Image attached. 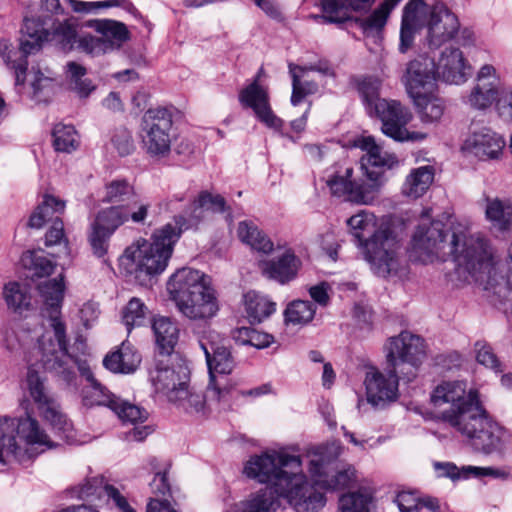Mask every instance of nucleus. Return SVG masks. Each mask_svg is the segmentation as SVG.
<instances>
[{
	"instance_id": "3",
	"label": "nucleus",
	"mask_w": 512,
	"mask_h": 512,
	"mask_svg": "<svg viewBox=\"0 0 512 512\" xmlns=\"http://www.w3.org/2000/svg\"><path fill=\"white\" fill-rule=\"evenodd\" d=\"M302 459L288 448L269 449L251 456L244 465V475L261 484H268L285 498L296 512H318L325 504L324 495L309 486L301 471Z\"/></svg>"
},
{
	"instance_id": "51",
	"label": "nucleus",
	"mask_w": 512,
	"mask_h": 512,
	"mask_svg": "<svg viewBox=\"0 0 512 512\" xmlns=\"http://www.w3.org/2000/svg\"><path fill=\"white\" fill-rule=\"evenodd\" d=\"M315 312V305L310 301L295 300L284 311L285 322L292 325H305L312 321Z\"/></svg>"
},
{
	"instance_id": "22",
	"label": "nucleus",
	"mask_w": 512,
	"mask_h": 512,
	"mask_svg": "<svg viewBox=\"0 0 512 512\" xmlns=\"http://www.w3.org/2000/svg\"><path fill=\"white\" fill-rule=\"evenodd\" d=\"M472 73V67L459 48H445L436 64L437 78L448 84L465 83Z\"/></svg>"
},
{
	"instance_id": "58",
	"label": "nucleus",
	"mask_w": 512,
	"mask_h": 512,
	"mask_svg": "<svg viewBox=\"0 0 512 512\" xmlns=\"http://www.w3.org/2000/svg\"><path fill=\"white\" fill-rule=\"evenodd\" d=\"M347 0H320L323 15L330 23H344L351 18Z\"/></svg>"
},
{
	"instance_id": "23",
	"label": "nucleus",
	"mask_w": 512,
	"mask_h": 512,
	"mask_svg": "<svg viewBox=\"0 0 512 512\" xmlns=\"http://www.w3.org/2000/svg\"><path fill=\"white\" fill-rule=\"evenodd\" d=\"M460 23L457 16L444 4L432 18L427 26V41L431 48H439L454 38L459 31Z\"/></svg>"
},
{
	"instance_id": "62",
	"label": "nucleus",
	"mask_w": 512,
	"mask_h": 512,
	"mask_svg": "<svg viewBox=\"0 0 512 512\" xmlns=\"http://www.w3.org/2000/svg\"><path fill=\"white\" fill-rule=\"evenodd\" d=\"M111 142L121 156L129 155L135 149L132 134L124 127L117 128L114 131Z\"/></svg>"
},
{
	"instance_id": "41",
	"label": "nucleus",
	"mask_w": 512,
	"mask_h": 512,
	"mask_svg": "<svg viewBox=\"0 0 512 512\" xmlns=\"http://www.w3.org/2000/svg\"><path fill=\"white\" fill-rule=\"evenodd\" d=\"M245 310L251 322H261L276 310V304L265 295L249 291L244 295Z\"/></svg>"
},
{
	"instance_id": "19",
	"label": "nucleus",
	"mask_w": 512,
	"mask_h": 512,
	"mask_svg": "<svg viewBox=\"0 0 512 512\" xmlns=\"http://www.w3.org/2000/svg\"><path fill=\"white\" fill-rule=\"evenodd\" d=\"M402 82L409 96L436 91L437 74L434 59L419 55L407 64Z\"/></svg>"
},
{
	"instance_id": "37",
	"label": "nucleus",
	"mask_w": 512,
	"mask_h": 512,
	"mask_svg": "<svg viewBox=\"0 0 512 512\" xmlns=\"http://www.w3.org/2000/svg\"><path fill=\"white\" fill-rule=\"evenodd\" d=\"M483 242L485 243L489 253H490V266L487 269H483L479 272H477L476 275H471L476 281H484V275H487L486 278V284L488 288L494 289V292L496 294L501 295L502 289L501 286L505 287H512V244L510 245L508 249V259H507V265H508V272L505 277L498 276L496 272V268L493 264V258H492V251L488 243L483 239Z\"/></svg>"
},
{
	"instance_id": "47",
	"label": "nucleus",
	"mask_w": 512,
	"mask_h": 512,
	"mask_svg": "<svg viewBox=\"0 0 512 512\" xmlns=\"http://www.w3.org/2000/svg\"><path fill=\"white\" fill-rule=\"evenodd\" d=\"M127 222V214L124 205H113L101 209L92 225L98 229L113 234L121 225Z\"/></svg>"
},
{
	"instance_id": "31",
	"label": "nucleus",
	"mask_w": 512,
	"mask_h": 512,
	"mask_svg": "<svg viewBox=\"0 0 512 512\" xmlns=\"http://www.w3.org/2000/svg\"><path fill=\"white\" fill-rule=\"evenodd\" d=\"M38 290L49 309V325L52 329V333L54 334L53 324L55 321L60 322L64 327V331L66 332L65 324L59 317L60 306L64 297L65 290L63 276L60 275L58 278L50 279L40 283Z\"/></svg>"
},
{
	"instance_id": "14",
	"label": "nucleus",
	"mask_w": 512,
	"mask_h": 512,
	"mask_svg": "<svg viewBox=\"0 0 512 512\" xmlns=\"http://www.w3.org/2000/svg\"><path fill=\"white\" fill-rule=\"evenodd\" d=\"M150 380L155 391L170 402L178 399L179 393H184V386L189 384L190 370L178 355L163 356L156 359Z\"/></svg>"
},
{
	"instance_id": "6",
	"label": "nucleus",
	"mask_w": 512,
	"mask_h": 512,
	"mask_svg": "<svg viewBox=\"0 0 512 512\" xmlns=\"http://www.w3.org/2000/svg\"><path fill=\"white\" fill-rule=\"evenodd\" d=\"M187 228L186 217L175 216L174 224L168 223L156 230L151 240L139 239L127 247L120 259L121 265L134 274L136 279L162 273L167 267L175 243Z\"/></svg>"
},
{
	"instance_id": "52",
	"label": "nucleus",
	"mask_w": 512,
	"mask_h": 512,
	"mask_svg": "<svg viewBox=\"0 0 512 512\" xmlns=\"http://www.w3.org/2000/svg\"><path fill=\"white\" fill-rule=\"evenodd\" d=\"M497 95L498 87L492 86L491 83L476 82L466 102L474 109L483 110L496 100Z\"/></svg>"
},
{
	"instance_id": "45",
	"label": "nucleus",
	"mask_w": 512,
	"mask_h": 512,
	"mask_svg": "<svg viewBox=\"0 0 512 512\" xmlns=\"http://www.w3.org/2000/svg\"><path fill=\"white\" fill-rule=\"evenodd\" d=\"M3 298L9 309L23 313L31 306V295L27 285L19 282H9L3 288Z\"/></svg>"
},
{
	"instance_id": "11",
	"label": "nucleus",
	"mask_w": 512,
	"mask_h": 512,
	"mask_svg": "<svg viewBox=\"0 0 512 512\" xmlns=\"http://www.w3.org/2000/svg\"><path fill=\"white\" fill-rule=\"evenodd\" d=\"M139 137L143 151L153 159H163L171 152L173 135V108L148 109L142 116Z\"/></svg>"
},
{
	"instance_id": "36",
	"label": "nucleus",
	"mask_w": 512,
	"mask_h": 512,
	"mask_svg": "<svg viewBox=\"0 0 512 512\" xmlns=\"http://www.w3.org/2000/svg\"><path fill=\"white\" fill-rule=\"evenodd\" d=\"M152 328L160 350V357L173 356L172 352L179 337L177 325L167 317H158L154 319Z\"/></svg>"
},
{
	"instance_id": "46",
	"label": "nucleus",
	"mask_w": 512,
	"mask_h": 512,
	"mask_svg": "<svg viewBox=\"0 0 512 512\" xmlns=\"http://www.w3.org/2000/svg\"><path fill=\"white\" fill-rule=\"evenodd\" d=\"M78 38L77 23L73 19L50 23V41L56 42L65 51L72 50Z\"/></svg>"
},
{
	"instance_id": "12",
	"label": "nucleus",
	"mask_w": 512,
	"mask_h": 512,
	"mask_svg": "<svg viewBox=\"0 0 512 512\" xmlns=\"http://www.w3.org/2000/svg\"><path fill=\"white\" fill-rule=\"evenodd\" d=\"M341 451L340 445L331 444L320 446L312 453L309 473L316 486L326 490H337L346 488L355 481L354 468L348 466L337 471L333 468Z\"/></svg>"
},
{
	"instance_id": "24",
	"label": "nucleus",
	"mask_w": 512,
	"mask_h": 512,
	"mask_svg": "<svg viewBox=\"0 0 512 512\" xmlns=\"http://www.w3.org/2000/svg\"><path fill=\"white\" fill-rule=\"evenodd\" d=\"M55 341L52 339L50 331L45 332L41 336L37 331H30L29 329L21 328L18 330H7L4 335V343L7 350L12 353H19L26 351L30 347L37 345L40 354V363L42 364L43 349L42 346H49L50 341L57 344V338L54 336Z\"/></svg>"
},
{
	"instance_id": "55",
	"label": "nucleus",
	"mask_w": 512,
	"mask_h": 512,
	"mask_svg": "<svg viewBox=\"0 0 512 512\" xmlns=\"http://www.w3.org/2000/svg\"><path fill=\"white\" fill-rule=\"evenodd\" d=\"M45 246L46 247H57V257L61 255H69V242L64 232V223L62 219L56 217L52 221V225L45 234Z\"/></svg>"
},
{
	"instance_id": "8",
	"label": "nucleus",
	"mask_w": 512,
	"mask_h": 512,
	"mask_svg": "<svg viewBox=\"0 0 512 512\" xmlns=\"http://www.w3.org/2000/svg\"><path fill=\"white\" fill-rule=\"evenodd\" d=\"M167 291L179 312L194 321H207L219 311L217 293L209 276L199 270L183 267L172 274Z\"/></svg>"
},
{
	"instance_id": "43",
	"label": "nucleus",
	"mask_w": 512,
	"mask_h": 512,
	"mask_svg": "<svg viewBox=\"0 0 512 512\" xmlns=\"http://www.w3.org/2000/svg\"><path fill=\"white\" fill-rule=\"evenodd\" d=\"M374 507L373 493L366 488L343 494L339 498V510L341 512H372Z\"/></svg>"
},
{
	"instance_id": "54",
	"label": "nucleus",
	"mask_w": 512,
	"mask_h": 512,
	"mask_svg": "<svg viewBox=\"0 0 512 512\" xmlns=\"http://www.w3.org/2000/svg\"><path fill=\"white\" fill-rule=\"evenodd\" d=\"M148 308L139 298H132L122 312V321L130 332L135 326H142L146 322Z\"/></svg>"
},
{
	"instance_id": "56",
	"label": "nucleus",
	"mask_w": 512,
	"mask_h": 512,
	"mask_svg": "<svg viewBox=\"0 0 512 512\" xmlns=\"http://www.w3.org/2000/svg\"><path fill=\"white\" fill-rule=\"evenodd\" d=\"M18 53H20L18 51ZM17 54V51L14 50L12 44L7 40L0 41V55L3 57L4 61L10 65L12 69L15 70V82L16 85H22L25 81V73L27 70V57H23L21 54L18 60L14 59V55Z\"/></svg>"
},
{
	"instance_id": "64",
	"label": "nucleus",
	"mask_w": 512,
	"mask_h": 512,
	"mask_svg": "<svg viewBox=\"0 0 512 512\" xmlns=\"http://www.w3.org/2000/svg\"><path fill=\"white\" fill-rule=\"evenodd\" d=\"M124 206L127 214V221L131 220L134 223H144L150 209L149 202L139 199V196L137 195V198Z\"/></svg>"
},
{
	"instance_id": "20",
	"label": "nucleus",
	"mask_w": 512,
	"mask_h": 512,
	"mask_svg": "<svg viewBox=\"0 0 512 512\" xmlns=\"http://www.w3.org/2000/svg\"><path fill=\"white\" fill-rule=\"evenodd\" d=\"M504 138L488 127L473 129L462 144V151L479 160L498 159L505 147Z\"/></svg>"
},
{
	"instance_id": "26",
	"label": "nucleus",
	"mask_w": 512,
	"mask_h": 512,
	"mask_svg": "<svg viewBox=\"0 0 512 512\" xmlns=\"http://www.w3.org/2000/svg\"><path fill=\"white\" fill-rule=\"evenodd\" d=\"M51 19L26 17L21 28V42L19 47L23 57L40 50L45 41H49Z\"/></svg>"
},
{
	"instance_id": "21",
	"label": "nucleus",
	"mask_w": 512,
	"mask_h": 512,
	"mask_svg": "<svg viewBox=\"0 0 512 512\" xmlns=\"http://www.w3.org/2000/svg\"><path fill=\"white\" fill-rule=\"evenodd\" d=\"M239 101L244 107L251 108L267 127L276 130L281 128L282 120L273 113L268 91L258 83V79L240 91Z\"/></svg>"
},
{
	"instance_id": "25",
	"label": "nucleus",
	"mask_w": 512,
	"mask_h": 512,
	"mask_svg": "<svg viewBox=\"0 0 512 512\" xmlns=\"http://www.w3.org/2000/svg\"><path fill=\"white\" fill-rule=\"evenodd\" d=\"M102 496H106L108 500L113 501L121 512H136L119 490L112 485L104 483L102 477L87 479L77 488V497L83 500L92 501L94 498Z\"/></svg>"
},
{
	"instance_id": "48",
	"label": "nucleus",
	"mask_w": 512,
	"mask_h": 512,
	"mask_svg": "<svg viewBox=\"0 0 512 512\" xmlns=\"http://www.w3.org/2000/svg\"><path fill=\"white\" fill-rule=\"evenodd\" d=\"M53 145L56 151L71 153L80 145V137L74 126L58 123L52 131Z\"/></svg>"
},
{
	"instance_id": "34",
	"label": "nucleus",
	"mask_w": 512,
	"mask_h": 512,
	"mask_svg": "<svg viewBox=\"0 0 512 512\" xmlns=\"http://www.w3.org/2000/svg\"><path fill=\"white\" fill-rule=\"evenodd\" d=\"M410 97L423 124L433 125L440 122L445 112V103L435 94V91L418 93Z\"/></svg>"
},
{
	"instance_id": "9",
	"label": "nucleus",
	"mask_w": 512,
	"mask_h": 512,
	"mask_svg": "<svg viewBox=\"0 0 512 512\" xmlns=\"http://www.w3.org/2000/svg\"><path fill=\"white\" fill-rule=\"evenodd\" d=\"M52 447L53 442L31 415L0 417V463L8 456L24 461Z\"/></svg>"
},
{
	"instance_id": "61",
	"label": "nucleus",
	"mask_w": 512,
	"mask_h": 512,
	"mask_svg": "<svg viewBox=\"0 0 512 512\" xmlns=\"http://www.w3.org/2000/svg\"><path fill=\"white\" fill-rule=\"evenodd\" d=\"M113 234L98 229L91 224L88 241L92 248L93 254L98 258H102L108 251L109 240Z\"/></svg>"
},
{
	"instance_id": "10",
	"label": "nucleus",
	"mask_w": 512,
	"mask_h": 512,
	"mask_svg": "<svg viewBox=\"0 0 512 512\" xmlns=\"http://www.w3.org/2000/svg\"><path fill=\"white\" fill-rule=\"evenodd\" d=\"M208 366V397L213 404L222 408H232L237 390L229 384L227 375L234 369L235 363L230 351L213 340H199Z\"/></svg>"
},
{
	"instance_id": "33",
	"label": "nucleus",
	"mask_w": 512,
	"mask_h": 512,
	"mask_svg": "<svg viewBox=\"0 0 512 512\" xmlns=\"http://www.w3.org/2000/svg\"><path fill=\"white\" fill-rule=\"evenodd\" d=\"M485 218L495 229L503 232L512 225V199L484 196Z\"/></svg>"
},
{
	"instance_id": "18",
	"label": "nucleus",
	"mask_w": 512,
	"mask_h": 512,
	"mask_svg": "<svg viewBox=\"0 0 512 512\" xmlns=\"http://www.w3.org/2000/svg\"><path fill=\"white\" fill-rule=\"evenodd\" d=\"M357 146L366 152L360 159L361 169L368 183L377 185L378 192L384 172L398 163L397 158L394 154L384 151L372 136L358 139Z\"/></svg>"
},
{
	"instance_id": "49",
	"label": "nucleus",
	"mask_w": 512,
	"mask_h": 512,
	"mask_svg": "<svg viewBox=\"0 0 512 512\" xmlns=\"http://www.w3.org/2000/svg\"><path fill=\"white\" fill-rule=\"evenodd\" d=\"M356 87L367 113L373 116V107L383 99L379 97L380 80L370 76L361 77L356 80Z\"/></svg>"
},
{
	"instance_id": "15",
	"label": "nucleus",
	"mask_w": 512,
	"mask_h": 512,
	"mask_svg": "<svg viewBox=\"0 0 512 512\" xmlns=\"http://www.w3.org/2000/svg\"><path fill=\"white\" fill-rule=\"evenodd\" d=\"M27 391L35 404L39 414L51 427L59 433L65 434L70 430L71 424L66 416L60 411L57 399L47 386L46 378L38 371L29 368L26 376Z\"/></svg>"
},
{
	"instance_id": "63",
	"label": "nucleus",
	"mask_w": 512,
	"mask_h": 512,
	"mask_svg": "<svg viewBox=\"0 0 512 512\" xmlns=\"http://www.w3.org/2000/svg\"><path fill=\"white\" fill-rule=\"evenodd\" d=\"M75 46L81 51L94 56L107 53L101 37L91 34L78 35Z\"/></svg>"
},
{
	"instance_id": "1",
	"label": "nucleus",
	"mask_w": 512,
	"mask_h": 512,
	"mask_svg": "<svg viewBox=\"0 0 512 512\" xmlns=\"http://www.w3.org/2000/svg\"><path fill=\"white\" fill-rule=\"evenodd\" d=\"M439 417L484 454L499 450L506 431L487 414L477 390H467L465 381H443L431 394Z\"/></svg>"
},
{
	"instance_id": "32",
	"label": "nucleus",
	"mask_w": 512,
	"mask_h": 512,
	"mask_svg": "<svg viewBox=\"0 0 512 512\" xmlns=\"http://www.w3.org/2000/svg\"><path fill=\"white\" fill-rule=\"evenodd\" d=\"M140 362V354L129 341H123L116 351L106 355L103 359V365L106 369L122 374L134 372Z\"/></svg>"
},
{
	"instance_id": "17",
	"label": "nucleus",
	"mask_w": 512,
	"mask_h": 512,
	"mask_svg": "<svg viewBox=\"0 0 512 512\" xmlns=\"http://www.w3.org/2000/svg\"><path fill=\"white\" fill-rule=\"evenodd\" d=\"M352 174L353 168L350 166L336 167L329 173L326 184L331 193L357 204H371L377 196V185L365 181H353Z\"/></svg>"
},
{
	"instance_id": "4",
	"label": "nucleus",
	"mask_w": 512,
	"mask_h": 512,
	"mask_svg": "<svg viewBox=\"0 0 512 512\" xmlns=\"http://www.w3.org/2000/svg\"><path fill=\"white\" fill-rule=\"evenodd\" d=\"M387 373L376 368L365 376L367 402L383 408L398 398V381H413L426 358L425 341L419 335L402 331L387 339L384 345Z\"/></svg>"
},
{
	"instance_id": "27",
	"label": "nucleus",
	"mask_w": 512,
	"mask_h": 512,
	"mask_svg": "<svg viewBox=\"0 0 512 512\" xmlns=\"http://www.w3.org/2000/svg\"><path fill=\"white\" fill-rule=\"evenodd\" d=\"M281 497L268 487L261 488L232 504L225 512H278Z\"/></svg>"
},
{
	"instance_id": "13",
	"label": "nucleus",
	"mask_w": 512,
	"mask_h": 512,
	"mask_svg": "<svg viewBox=\"0 0 512 512\" xmlns=\"http://www.w3.org/2000/svg\"><path fill=\"white\" fill-rule=\"evenodd\" d=\"M372 117L381 121L382 133L397 142L422 141L427 137L424 132L408 130L407 125L413 119V114L398 100H379L373 107Z\"/></svg>"
},
{
	"instance_id": "5",
	"label": "nucleus",
	"mask_w": 512,
	"mask_h": 512,
	"mask_svg": "<svg viewBox=\"0 0 512 512\" xmlns=\"http://www.w3.org/2000/svg\"><path fill=\"white\" fill-rule=\"evenodd\" d=\"M54 335L58 343L50 341L49 346H42V367L45 371L59 377L67 384L75 380V368L86 379L88 385L82 390V401L85 406L103 405L110 409L115 407L117 397L103 386L93 375L89 365L85 361L71 356L67 350V337L63 325L55 321Z\"/></svg>"
},
{
	"instance_id": "7",
	"label": "nucleus",
	"mask_w": 512,
	"mask_h": 512,
	"mask_svg": "<svg viewBox=\"0 0 512 512\" xmlns=\"http://www.w3.org/2000/svg\"><path fill=\"white\" fill-rule=\"evenodd\" d=\"M347 225L375 274L386 277L397 270L400 244L388 226H378L376 216L366 210L348 218Z\"/></svg>"
},
{
	"instance_id": "29",
	"label": "nucleus",
	"mask_w": 512,
	"mask_h": 512,
	"mask_svg": "<svg viewBox=\"0 0 512 512\" xmlns=\"http://www.w3.org/2000/svg\"><path fill=\"white\" fill-rule=\"evenodd\" d=\"M101 35L107 53L120 49L130 39L127 26L117 20L100 19L89 23Z\"/></svg>"
},
{
	"instance_id": "38",
	"label": "nucleus",
	"mask_w": 512,
	"mask_h": 512,
	"mask_svg": "<svg viewBox=\"0 0 512 512\" xmlns=\"http://www.w3.org/2000/svg\"><path fill=\"white\" fill-rule=\"evenodd\" d=\"M226 201L220 194H212L208 191H202L198 197L190 202L185 214L191 220H200L201 210L211 211L214 213H221L226 211Z\"/></svg>"
},
{
	"instance_id": "60",
	"label": "nucleus",
	"mask_w": 512,
	"mask_h": 512,
	"mask_svg": "<svg viewBox=\"0 0 512 512\" xmlns=\"http://www.w3.org/2000/svg\"><path fill=\"white\" fill-rule=\"evenodd\" d=\"M391 12V9L381 3L369 16L360 19L358 21L359 25L367 35L374 32L378 33L384 28Z\"/></svg>"
},
{
	"instance_id": "40",
	"label": "nucleus",
	"mask_w": 512,
	"mask_h": 512,
	"mask_svg": "<svg viewBox=\"0 0 512 512\" xmlns=\"http://www.w3.org/2000/svg\"><path fill=\"white\" fill-rule=\"evenodd\" d=\"M289 73L292 78L291 104L299 105L306 96L315 94L318 91V85L314 81L303 80L307 74V68L289 63Z\"/></svg>"
},
{
	"instance_id": "16",
	"label": "nucleus",
	"mask_w": 512,
	"mask_h": 512,
	"mask_svg": "<svg viewBox=\"0 0 512 512\" xmlns=\"http://www.w3.org/2000/svg\"><path fill=\"white\" fill-rule=\"evenodd\" d=\"M443 5L439 0H409L405 4L400 27L401 53H406L413 46L416 33L430 24Z\"/></svg>"
},
{
	"instance_id": "53",
	"label": "nucleus",
	"mask_w": 512,
	"mask_h": 512,
	"mask_svg": "<svg viewBox=\"0 0 512 512\" xmlns=\"http://www.w3.org/2000/svg\"><path fill=\"white\" fill-rule=\"evenodd\" d=\"M67 74L72 88L81 97H88L95 89L91 80L84 78L86 69L76 62H68L66 65Z\"/></svg>"
},
{
	"instance_id": "59",
	"label": "nucleus",
	"mask_w": 512,
	"mask_h": 512,
	"mask_svg": "<svg viewBox=\"0 0 512 512\" xmlns=\"http://www.w3.org/2000/svg\"><path fill=\"white\" fill-rule=\"evenodd\" d=\"M111 410L117 414V416L126 423L136 425L137 423H143L148 418V412L135 404L127 401H123L117 397L115 401V407Z\"/></svg>"
},
{
	"instance_id": "50",
	"label": "nucleus",
	"mask_w": 512,
	"mask_h": 512,
	"mask_svg": "<svg viewBox=\"0 0 512 512\" xmlns=\"http://www.w3.org/2000/svg\"><path fill=\"white\" fill-rule=\"evenodd\" d=\"M65 209V203L54 196L46 195L43 202L38 205L29 219V226L32 228H41L45 221L52 218L55 213H62Z\"/></svg>"
},
{
	"instance_id": "42",
	"label": "nucleus",
	"mask_w": 512,
	"mask_h": 512,
	"mask_svg": "<svg viewBox=\"0 0 512 512\" xmlns=\"http://www.w3.org/2000/svg\"><path fill=\"white\" fill-rule=\"evenodd\" d=\"M137 198L133 184L126 179H114L104 186L102 202L116 205H126Z\"/></svg>"
},
{
	"instance_id": "57",
	"label": "nucleus",
	"mask_w": 512,
	"mask_h": 512,
	"mask_svg": "<svg viewBox=\"0 0 512 512\" xmlns=\"http://www.w3.org/2000/svg\"><path fill=\"white\" fill-rule=\"evenodd\" d=\"M233 337L238 344L250 345L257 349L266 348L274 341L272 335L250 327L239 328Z\"/></svg>"
},
{
	"instance_id": "35",
	"label": "nucleus",
	"mask_w": 512,
	"mask_h": 512,
	"mask_svg": "<svg viewBox=\"0 0 512 512\" xmlns=\"http://www.w3.org/2000/svg\"><path fill=\"white\" fill-rule=\"evenodd\" d=\"M29 77L33 98L38 102L48 101L55 92V73L50 68L38 63L36 66H32Z\"/></svg>"
},
{
	"instance_id": "30",
	"label": "nucleus",
	"mask_w": 512,
	"mask_h": 512,
	"mask_svg": "<svg viewBox=\"0 0 512 512\" xmlns=\"http://www.w3.org/2000/svg\"><path fill=\"white\" fill-rule=\"evenodd\" d=\"M178 399L171 400L177 408L182 409L191 415H205L207 411H226L230 408H222L216 403L213 404L208 397V387L205 394L191 390L189 384L184 386V393H179Z\"/></svg>"
},
{
	"instance_id": "2",
	"label": "nucleus",
	"mask_w": 512,
	"mask_h": 512,
	"mask_svg": "<svg viewBox=\"0 0 512 512\" xmlns=\"http://www.w3.org/2000/svg\"><path fill=\"white\" fill-rule=\"evenodd\" d=\"M429 216V209L422 212V222L411 239V257L422 263L452 259L458 270L469 275L489 268L490 253L483 238L471 235L461 223H453L445 230L441 221H428Z\"/></svg>"
},
{
	"instance_id": "39",
	"label": "nucleus",
	"mask_w": 512,
	"mask_h": 512,
	"mask_svg": "<svg viewBox=\"0 0 512 512\" xmlns=\"http://www.w3.org/2000/svg\"><path fill=\"white\" fill-rule=\"evenodd\" d=\"M434 172L429 166H422L410 172L402 187L404 195L417 199L421 197L433 182Z\"/></svg>"
},
{
	"instance_id": "28",
	"label": "nucleus",
	"mask_w": 512,
	"mask_h": 512,
	"mask_svg": "<svg viewBox=\"0 0 512 512\" xmlns=\"http://www.w3.org/2000/svg\"><path fill=\"white\" fill-rule=\"evenodd\" d=\"M302 262L292 249H287L282 255L264 263L263 273L269 279L280 284H287L297 277Z\"/></svg>"
},
{
	"instance_id": "44",
	"label": "nucleus",
	"mask_w": 512,
	"mask_h": 512,
	"mask_svg": "<svg viewBox=\"0 0 512 512\" xmlns=\"http://www.w3.org/2000/svg\"><path fill=\"white\" fill-rule=\"evenodd\" d=\"M237 235L241 242L249 245L254 250L262 253H269L273 250L271 240L252 222L241 221L238 224Z\"/></svg>"
}]
</instances>
